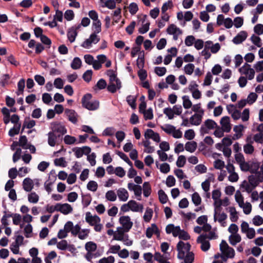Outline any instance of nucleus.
<instances>
[{
    "label": "nucleus",
    "instance_id": "1",
    "mask_svg": "<svg viewBox=\"0 0 263 263\" xmlns=\"http://www.w3.org/2000/svg\"><path fill=\"white\" fill-rule=\"evenodd\" d=\"M92 96L90 93H86L82 98L81 103L83 107L89 110H95L99 107V102L98 100L91 101Z\"/></svg>",
    "mask_w": 263,
    "mask_h": 263
},
{
    "label": "nucleus",
    "instance_id": "2",
    "mask_svg": "<svg viewBox=\"0 0 263 263\" xmlns=\"http://www.w3.org/2000/svg\"><path fill=\"white\" fill-rule=\"evenodd\" d=\"M50 128L51 132L60 136L62 138V136L67 133L66 128L61 122H52L51 123Z\"/></svg>",
    "mask_w": 263,
    "mask_h": 263
},
{
    "label": "nucleus",
    "instance_id": "3",
    "mask_svg": "<svg viewBox=\"0 0 263 263\" xmlns=\"http://www.w3.org/2000/svg\"><path fill=\"white\" fill-rule=\"evenodd\" d=\"M119 222L122 226V228L125 230V232H128L133 225V223L128 216H121L119 218Z\"/></svg>",
    "mask_w": 263,
    "mask_h": 263
},
{
    "label": "nucleus",
    "instance_id": "4",
    "mask_svg": "<svg viewBox=\"0 0 263 263\" xmlns=\"http://www.w3.org/2000/svg\"><path fill=\"white\" fill-rule=\"evenodd\" d=\"M206 234H202L199 236L197 239L198 243H201V249L204 251H207L210 248V243L206 240Z\"/></svg>",
    "mask_w": 263,
    "mask_h": 263
},
{
    "label": "nucleus",
    "instance_id": "5",
    "mask_svg": "<svg viewBox=\"0 0 263 263\" xmlns=\"http://www.w3.org/2000/svg\"><path fill=\"white\" fill-rule=\"evenodd\" d=\"M73 209L68 203H58V211L64 215H67L72 212Z\"/></svg>",
    "mask_w": 263,
    "mask_h": 263
},
{
    "label": "nucleus",
    "instance_id": "6",
    "mask_svg": "<svg viewBox=\"0 0 263 263\" xmlns=\"http://www.w3.org/2000/svg\"><path fill=\"white\" fill-rule=\"evenodd\" d=\"M65 114L68 117L69 121L73 124H76L78 122V117H79L78 114L73 109H66L65 110Z\"/></svg>",
    "mask_w": 263,
    "mask_h": 263
},
{
    "label": "nucleus",
    "instance_id": "7",
    "mask_svg": "<svg viewBox=\"0 0 263 263\" xmlns=\"http://www.w3.org/2000/svg\"><path fill=\"white\" fill-rule=\"evenodd\" d=\"M48 143L52 147L54 146L57 142L61 140L62 138L60 136L55 134L51 132L48 133Z\"/></svg>",
    "mask_w": 263,
    "mask_h": 263
},
{
    "label": "nucleus",
    "instance_id": "8",
    "mask_svg": "<svg viewBox=\"0 0 263 263\" xmlns=\"http://www.w3.org/2000/svg\"><path fill=\"white\" fill-rule=\"evenodd\" d=\"M86 221L90 226H93L95 224L99 223L101 219L97 215L92 216L90 212H88L86 214Z\"/></svg>",
    "mask_w": 263,
    "mask_h": 263
},
{
    "label": "nucleus",
    "instance_id": "9",
    "mask_svg": "<svg viewBox=\"0 0 263 263\" xmlns=\"http://www.w3.org/2000/svg\"><path fill=\"white\" fill-rule=\"evenodd\" d=\"M220 124L222 129L225 132L229 133L231 129V126L230 123V118L228 116L223 117L220 120Z\"/></svg>",
    "mask_w": 263,
    "mask_h": 263
},
{
    "label": "nucleus",
    "instance_id": "10",
    "mask_svg": "<svg viewBox=\"0 0 263 263\" xmlns=\"http://www.w3.org/2000/svg\"><path fill=\"white\" fill-rule=\"evenodd\" d=\"M248 34L246 31H241L233 39V42L235 44H239L244 41L247 37Z\"/></svg>",
    "mask_w": 263,
    "mask_h": 263
},
{
    "label": "nucleus",
    "instance_id": "11",
    "mask_svg": "<svg viewBox=\"0 0 263 263\" xmlns=\"http://www.w3.org/2000/svg\"><path fill=\"white\" fill-rule=\"evenodd\" d=\"M33 182L30 178H25L23 182L24 190L26 192H30L33 188Z\"/></svg>",
    "mask_w": 263,
    "mask_h": 263
},
{
    "label": "nucleus",
    "instance_id": "12",
    "mask_svg": "<svg viewBox=\"0 0 263 263\" xmlns=\"http://www.w3.org/2000/svg\"><path fill=\"white\" fill-rule=\"evenodd\" d=\"M185 243L182 241H179L177 245V250L178 252L177 257L180 259H183L185 256V252L183 250Z\"/></svg>",
    "mask_w": 263,
    "mask_h": 263
},
{
    "label": "nucleus",
    "instance_id": "13",
    "mask_svg": "<svg viewBox=\"0 0 263 263\" xmlns=\"http://www.w3.org/2000/svg\"><path fill=\"white\" fill-rule=\"evenodd\" d=\"M117 195L121 201H125L128 198V192L123 188L119 189L117 191Z\"/></svg>",
    "mask_w": 263,
    "mask_h": 263
},
{
    "label": "nucleus",
    "instance_id": "14",
    "mask_svg": "<svg viewBox=\"0 0 263 263\" xmlns=\"http://www.w3.org/2000/svg\"><path fill=\"white\" fill-rule=\"evenodd\" d=\"M130 210L133 212H142L143 209V205L142 204H138V203L133 200L129 201Z\"/></svg>",
    "mask_w": 263,
    "mask_h": 263
},
{
    "label": "nucleus",
    "instance_id": "15",
    "mask_svg": "<svg viewBox=\"0 0 263 263\" xmlns=\"http://www.w3.org/2000/svg\"><path fill=\"white\" fill-rule=\"evenodd\" d=\"M78 35V32L76 29L70 28L67 32V37L70 43H72L75 41L76 37Z\"/></svg>",
    "mask_w": 263,
    "mask_h": 263
},
{
    "label": "nucleus",
    "instance_id": "16",
    "mask_svg": "<svg viewBox=\"0 0 263 263\" xmlns=\"http://www.w3.org/2000/svg\"><path fill=\"white\" fill-rule=\"evenodd\" d=\"M197 147V144L195 141L187 142L185 145V149L186 151L193 153L195 151Z\"/></svg>",
    "mask_w": 263,
    "mask_h": 263
},
{
    "label": "nucleus",
    "instance_id": "17",
    "mask_svg": "<svg viewBox=\"0 0 263 263\" xmlns=\"http://www.w3.org/2000/svg\"><path fill=\"white\" fill-rule=\"evenodd\" d=\"M118 230V233L115 234L114 235V239L119 241L123 239V236L125 234H124V233L125 232V231L124 229H123L122 227H119L117 229Z\"/></svg>",
    "mask_w": 263,
    "mask_h": 263
},
{
    "label": "nucleus",
    "instance_id": "18",
    "mask_svg": "<svg viewBox=\"0 0 263 263\" xmlns=\"http://www.w3.org/2000/svg\"><path fill=\"white\" fill-rule=\"evenodd\" d=\"M229 242L232 246H235L237 243L239 242L241 240V237L238 234L231 235L229 236Z\"/></svg>",
    "mask_w": 263,
    "mask_h": 263
},
{
    "label": "nucleus",
    "instance_id": "19",
    "mask_svg": "<svg viewBox=\"0 0 263 263\" xmlns=\"http://www.w3.org/2000/svg\"><path fill=\"white\" fill-rule=\"evenodd\" d=\"M166 31L170 34H173L178 32V34H182V31L174 24L170 25L167 28Z\"/></svg>",
    "mask_w": 263,
    "mask_h": 263
},
{
    "label": "nucleus",
    "instance_id": "20",
    "mask_svg": "<svg viewBox=\"0 0 263 263\" xmlns=\"http://www.w3.org/2000/svg\"><path fill=\"white\" fill-rule=\"evenodd\" d=\"M21 126V123H19V124L14 125V126L11 128L9 132L8 135L10 137H13L16 135L18 134L20 128Z\"/></svg>",
    "mask_w": 263,
    "mask_h": 263
},
{
    "label": "nucleus",
    "instance_id": "21",
    "mask_svg": "<svg viewBox=\"0 0 263 263\" xmlns=\"http://www.w3.org/2000/svg\"><path fill=\"white\" fill-rule=\"evenodd\" d=\"M158 194L159 196V201L161 203L164 204L167 202L168 200V197L167 195L165 194L163 190L161 189L159 190Z\"/></svg>",
    "mask_w": 263,
    "mask_h": 263
},
{
    "label": "nucleus",
    "instance_id": "22",
    "mask_svg": "<svg viewBox=\"0 0 263 263\" xmlns=\"http://www.w3.org/2000/svg\"><path fill=\"white\" fill-rule=\"evenodd\" d=\"M143 195L145 197H148L151 193L152 189L148 182H145L143 184Z\"/></svg>",
    "mask_w": 263,
    "mask_h": 263
},
{
    "label": "nucleus",
    "instance_id": "23",
    "mask_svg": "<svg viewBox=\"0 0 263 263\" xmlns=\"http://www.w3.org/2000/svg\"><path fill=\"white\" fill-rule=\"evenodd\" d=\"M81 64L82 61L81 59L78 57H76L71 63V67L73 69H78L81 67Z\"/></svg>",
    "mask_w": 263,
    "mask_h": 263
},
{
    "label": "nucleus",
    "instance_id": "24",
    "mask_svg": "<svg viewBox=\"0 0 263 263\" xmlns=\"http://www.w3.org/2000/svg\"><path fill=\"white\" fill-rule=\"evenodd\" d=\"M91 201V195L88 194L86 195H82V202L84 208L88 206Z\"/></svg>",
    "mask_w": 263,
    "mask_h": 263
},
{
    "label": "nucleus",
    "instance_id": "25",
    "mask_svg": "<svg viewBox=\"0 0 263 263\" xmlns=\"http://www.w3.org/2000/svg\"><path fill=\"white\" fill-rule=\"evenodd\" d=\"M229 212H230V219L232 222H236L238 219L237 212L235 207L232 206L230 208Z\"/></svg>",
    "mask_w": 263,
    "mask_h": 263
},
{
    "label": "nucleus",
    "instance_id": "26",
    "mask_svg": "<svg viewBox=\"0 0 263 263\" xmlns=\"http://www.w3.org/2000/svg\"><path fill=\"white\" fill-rule=\"evenodd\" d=\"M85 249L87 251V252L91 253L96 250L97 246L96 243L92 241L87 242L85 244Z\"/></svg>",
    "mask_w": 263,
    "mask_h": 263
},
{
    "label": "nucleus",
    "instance_id": "27",
    "mask_svg": "<svg viewBox=\"0 0 263 263\" xmlns=\"http://www.w3.org/2000/svg\"><path fill=\"white\" fill-rule=\"evenodd\" d=\"M236 201L240 207H243L244 204L243 197L239 191H237L235 195Z\"/></svg>",
    "mask_w": 263,
    "mask_h": 263
},
{
    "label": "nucleus",
    "instance_id": "28",
    "mask_svg": "<svg viewBox=\"0 0 263 263\" xmlns=\"http://www.w3.org/2000/svg\"><path fill=\"white\" fill-rule=\"evenodd\" d=\"M126 101L128 105L133 108L135 109L136 108V98L134 97L132 95H129L126 98Z\"/></svg>",
    "mask_w": 263,
    "mask_h": 263
},
{
    "label": "nucleus",
    "instance_id": "29",
    "mask_svg": "<svg viewBox=\"0 0 263 263\" xmlns=\"http://www.w3.org/2000/svg\"><path fill=\"white\" fill-rule=\"evenodd\" d=\"M153 210L151 208H147L143 216V219L146 222H149L153 216Z\"/></svg>",
    "mask_w": 263,
    "mask_h": 263
},
{
    "label": "nucleus",
    "instance_id": "30",
    "mask_svg": "<svg viewBox=\"0 0 263 263\" xmlns=\"http://www.w3.org/2000/svg\"><path fill=\"white\" fill-rule=\"evenodd\" d=\"M192 200L196 206H198L201 204V198L197 192H195L193 194Z\"/></svg>",
    "mask_w": 263,
    "mask_h": 263
},
{
    "label": "nucleus",
    "instance_id": "31",
    "mask_svg": "<svg viewBox=\"0 0 263 263\" xmlns=\"http://www.w3.org/2000/svg\"><path fill=\"white\" fill-rule=\"evenodd\" d=\"M28 140L26 136H21L20 137L18 145L24 149H27V146L29 145L27 144Z\"/></svg>",
    "mask_w": 263,
    "mask_h": 263
},
{
    "label": "nucleus",
    "instance_id": "32",
    "mask_svg": "<svg viewBox=\"0 0 263 263\" xmlns=\"http://www.w3.org/2000/svg\"><path fill=\"white\" fill-rule=\"evenodd\" d=\"M212 176L211 177H209L208 179H206L205 181L201 184L202 188L205 192H208L210 190V182L212 179H214L213 175H212Z\"/></svg>",
    "mask_w": 263,
    "mask_h": 263
},
{
    "label": "nucleus",
    "instance_id": "33",
    "mask_svg": "<svg viewBox=\"0 0 263 263\" xmlns=\"http://www.w3.org/2000/svg\"><path fill=\"white\" fill-rule=\"evenodd\" d=\"M204 126L209 129H213L217 127V123L213 120L207 119L204 122Z\"/></svg>",
    "mask_w": 263,
    "mask_h": 263
},
{
    "label": "nucleus",
    "instance_id": "34",
    "mask_svg": "<svg viewBox=\"0 0 263 263\" xmlns=\"http://www.w3.org/2000/svg\"><path fill=\"white\" fill-rule=\"evenodd\" d=\"M183 100V106L184 108L189 109L192 106V103L189 99V97L187 96H184L182 97Z\"/></svg>",
    "mask_w": 263,
    "mask_h": 263
},
{
    "label": "nucleus",
    "instance_id": "35",
    "mask_svg": "<svg viewBox=\"0 0 263 263\" xmlns=\"http://www.w3.org/2000/svg\"><path fill=\"white\" fill-rule=\"evenodd\" d=\"M183 259L184 263H193L194 260V254L192 252H189Z\"/></svg>",
    "mask_w": 263,
    "mask_h": 263
},
{
    "label": "nucleus",
    "instance_id": "36",
    "mask_svg": "<svg viewBox=\"0 0 263 263\" xmlns=\"http://www.w3.org/2000/svg\"><path fill=\"white\" fill-rule=\"evenodd\" d=\"M248 180L250 184L254 188L259 184L258 180H257L256 177L254 175H251L249 176L248 177Z\"/></svg>",
    "mask_w": 263,
    "mask_h": 263
},
{
    "label": "nucleus",
    "instance_id": "37",
    "mask_svg": "<svg viewBox=\"0 0 263 263\" xmlns=\"http://www.w3.org/2000/svg\"><path fill=\"white\" fill-rule=\"evenodd\" d=\"M39 199V196L35 192H32L28 195V201L31 203H37Z\"/></svg>",
    "mask_w": 263,
    "mask_h": 263
},
{
    "label": "nucleus",
    "instance_id": "38",
    "mask_svg": "<svg viewBox=\"0 0 263 263\" xmlns=\"http://www.w3.org/2000/svg\"><path fill=\"white\" fill-rule=\"evenodd\" d=\"M106 199L110 201H114L117 199V195L114 191H109L106 193Z\"/></svg>",
    "mask_w": 263,
    "mask_h": 263
},
{
    "label": "nucleus",
    "instance_id": "39",
    "mask_svg": "<svg viewBox=\"0 0 263 263\" xmlns=\"http://www.w3.org/2000/svg\"><path fill=\"white\" fill-rule=\"evenodd\" d=\"M186 163V158L183 155H180L178 157L176 162V165L178 167H183Z\"/></svg>",
    "mask_w": 263,
    "mask_h": 263
},
{
    "label": "nucleus",
    "instance_id": "40",
    "mask_svg": "<svg viewBox=\"0 0 263 263\" xmlns=\"http://www.w3.org/2000/svg\"><path fill=\"white\" fill-rule=\"evenodd\" d=\"M98 183L95 181H90L88 182L87 187L89 191L95 192L98 189Z\"/></svg>",
    "mask_w": 263,
    "mask_h": 263
},
{
    "label": "nucleus",
    "instance_id": "41",
    "mask_svg": "<svg viewBox=\"0 0 263 263\" xmlns=\"http://www.w3.org/2000/svg\"><path fill=\"white\" fill-rule=\"evenodd\" d=\"M195 134L193 129H190L185 132L184 137L189 140L193 139L195 137Z\"/></svg>",
    "mask_w": 263,
    "mask_h": 263
},
{
    "label": "nucleus",
    "instance_id": "42",
    "mask_svg": "<svg viewBox=\"0 0 263 263\" xmlns=\"http://www.w3.org/2000/svg\"><path fill=\"white\" fill-rule=\"evenodd\" d=\"M92 74V70H87L83 73L82 78L85 81L89 82L91 80Z\"/></svg>",
    "mask_w": 263,
    "mask_h": 263
},
{
    "label": "nucleus",
    "instance_id": "43",
    "mask_svg": "<svg viewBox=\"0 0 263 263\" xmlns=\"http://www.w3.org/2000/svg\"><path fill=\"white\" fill-rule=\"evenodd\" d=\"M40 40L43 44L47 46L48 48L50 47L51 41L48 36L44 34L40 37Z\"/></svg>",
    "mask_w": 263,
    "mask_h": 263
},
{
    "label": "nucleus",
    "instance_id": "44",
    "mask_svg": "<svg viewBox=\"0 0 263 263\" xmlns=\"http://www.w3.org/2000/svg\"><path fill=\"white\" fill-rule=\"evenodd\" d=\"M10 79V77L8 74H5L2 76V79L0 81V85L4 87L8 84V81Z\"/></svg>",
    "mask_w": 263,
    "mask_h": 263
},
{
    "label": "nucleus",
    "instance_id": "45",
    "mask_svg": "<svg viewBox=\"0 0 263 263\" xmlns=\"http://www.w3.org/2000/svg\"><path fill=\"white\" fill-rule=\"evenodd\" d=\"M195 66L193 64L189 63L184 67L185 73L187 74L191 75L193 73L194 70Z\"/></svg>",
    "mask_w": 263,
    "mask_h": 263
},
{
    "label": "nucleus",
    "instance_id": "46",
    "mask_svg": "<svg viewBox=\"0 0 263 263\" xmlns=\"http://www.w3.org/2000/svg\"><path fill=\"white\" fill-rule=\"evenodd\" d=\"M54 163L56 166H60L62 167H65L66 166V162L65 158L63 157L55 159L54 161Z\"/></svg>",
    "mask_w": 263,
    "mask_h": 263
},
{
    "label": "nucleus",
    "instance_id": "47",
    "mask_svg": "<svg viewBox=\"0 0 263 263\" xmlns=\"http://www.w3.org/2000/svg\"><path fill=\"white\" fill-rule=\"evenodd\" d=\"M166 127H164L163 126H161V128L164 132H165L167 134H171L173 133V131L175 129V127L173 125L170 124H166Z\"/></svg>",
    "mask_w": 263,
    "mask_h": 263
},
{
    "label": "nucleus",
    "instance_id": "48",
    "mask_svg": "<svg viewBox=\"0 0 263 263\" xmlns=\"http://www.w3.org/2000/svg\"><path fill=\"white\" fill-rule=\"evenodd\" d=\"M251 40L253 43L255 45L258 47H260L262 46V43L261 42V39L258 36H256L254 34H253L251 37Z\"/></svg>",
    "mask_w": 263,
    "mask_h": 263
},
{
    "label": "nucleus",
    "instance_id": "49",
    "mask_svg": "<svg viewBox=\"0 0 263 263\" xmlns=\"http://www.w3.org/2000/svg\"><path fill=\"white\" fill-rule=\"evenodd\" d=\"M64 141L66 144H72L76 142V138L73 136L66 135L64 138Z\"/></svg>",
    "mask_w": 263,
    "mask_h": 263
},
{
    "label": "nucleus",
    "instance_id": "50",
    "mask_svg": "<svg viewBox=\"0 0 263 263\" xmlns=\"http://www.w3.org/2000/svg\"><path fill=\"white\" fill-rule=\"evenodd\" d=\"M176 179L173 176L169 175L166 180V184L168 187H172L175 185Z\"/></svg>",
    "mask_w": 263,
    "mask_h": 263
},
{
    "label": "nucleus",
    "instance_id": "51",
    "mask_svg": "<svg viewBox=\"0 0 263 263\" xmlns=\"http://www.w3.org/2000/svg\"><path fill=\"white\" fill-rule=\"evenodd\" d=\"M142 114H144V117L145 120H152L153 118V112L152 108H149Z\"/></svg>",
    "mask_w": 263,
    "mask_h": 263
},
{
    "label": "nucleus",
    "instance_id": "52",
    "mask_svg": "<svg viewBox=\"0 0 263 263\" xmlns=\"http://www.w3.org/2000/svg\"><path fill=\"white\" fill-rule=\"evenodd\" d=\"M212 78L213 77L211 73L210 72H208L205 76L203 85L204 86L210 85L212 83Z\"/></svg>",
    "mask_w": 263,
    "mask_h": 263
},
{
    "label": "nucleus",
    "instance_id": "53",
    "mask_svg": "<svg viewBox=\"0 0 263 263\" xmlns=\"http://www.w3.org/2000/svg\"><path fill=\"white\" fill-rule=\"evenodd\" d=\"M163 113L165 114L169 119H173L174 117V112L173 109L170 107H167L163 109Z\"/></svg>",
    "mask_w": 263,
    "mask_h": 263
},
{
    "label": "nucleus",
    "instance_id": "54",
    "mask_svg": "<svg viewBox=\"0 0 263 263\" xmlns=\"http://www.w3.org/2000/svg\"><path fill=\"white\" fill-rule=\"evenodd\" d=\"M166 69L164 67H156L155 68V72L159 76L161 77L165 74Z\"/></svg>",
    "mask_w": 263,
    "mask_h": 263
},
{
    "label": "nucleus",
    "instance_id": "55",
    "mask_svg": "<svg viewBox=\"0 0 263 263\" xmlns=\"http://www.w3.org/2000/svg\"><path fill=\"white\" fill-rule=\"evenodd\" d=\"M95 33H99L101 31V23L100 20L94 21L92 24Z\"/></svg>",
    "mask_w": 263,
    "mask_h": 263
},
{
    "label": "nucleus",
    "instance_id": "56",
    "mask_svg": "<svg viewBox=\"0 0 263 263\" xmlns=\"http://www.w3.org/2000/svg\"><path fill=\"white\" fill-rule=\"evenodd\" d=\"M65 18L69 21L73 19L74 17V14L72 10H67L65 11L64 14Z\"/></svg>",
    "mask_w": 263,
    "mask_h": 263
},
{
    "label": "nucleus",
    "instance_id": "57",
    "mask_svg": "<svg viewBox=\"0 0 263 263\" xmlns=\"http://www.w3.org/2000/svg\"><path fill=\"white\" fill-rule=\"evenodd\" d=\"M103 7H105L109 9H113L116 8V2L115 0H107L104 3Z\"/></svg>",
    "mask_w": 263,
    "mask_h": 263
},
{
    "label": "nucleus",
    "instance_id": "58",
    "mask_svg": "<svg viewBox=\"0 0 263 263\" xmlns=\"http://www.w3.org/2000/svg\"><path fill=\"white\" fill-rule=\"evenodd\" d=\"M257 98V95L254 92H251L248 96L247 102L249 104H252L255 102Z\"/></svg>",
    "mask_w": 263,
    "mask_h": 263
},
{
    "label": "nucleus",
    "instance_id": "59",
    "mask_svg": "<svg viewBox=\"0 0 263 263\" xmlns=\"http://www.w3.org/2000/svg\"><path fill=\"white\" fill-rule=\"evenodd\" d=\"M244 152L247 154H252L254 151V147L252 144H247L243 146Z\"/></svg>",
    "mask_w": 263,
    "mask_h": 263
},
{
    "label": "nucleus",
    "instance_id": "60",
    "mask_svg": "<svg viewBox=\"0 0 263 263\" xmlns=\"http://www.w3.org/2000/svg\"><path fill=\"white\" fill-rule=\"evenodd\" d=\"M251 68V66L249 64L245 63V65L239 69V71L241 73L247 75L249 73V71Z\"/></svg>",
    "mask_w": 263,
    "mask_h": 263
},
{
    "label": "nucleus",
    "instance_id": "61",
    "mask_svg": "<svg viewBox=\"0 0 263 263\" xmlns=\"http://www.w3.org/2000/svg\"><path fill=\"white\" fill-rule=\"evenodd\" d=\"M138 10V7L136 3H132L129 6V11L131 14H135Z\"/></svg>",
    "mask_w": 263,
    "mask_h": 263
},
{
    "label": "nucleus",
    "instance_id": "62",
    "mask_svg": "<svg viewBox=\"0 0 263 263\" xmlns=\"http://www.w3.org/2000/svg\"><path fill=\"white\" fill-rule=\"evenodd\" d=\"M253 223L255 226H259L263 223V218L259 215L254 216Z\"/></svg>",
    "mask_w": 263,
    "mask_h": 263
},
{
    "label": "nucleus",
    "instance_id": "63",
    "mask_svg": "<svg viewBox=\"0 0 263 263\" xmlns=\"http://www.w3.org/2000/svg\"><path fill=\"white\" fill-rule=\"evenodd\" d=\"M115 258L112 256H109L108 257H103L100 259L99 261V263H114Z\"/></svg>",
    "mask_w": 263,
    "mask_h": 263
},
{
    "label": "nucleus",
    "instance_id": "64",
    "mask_svg": "<svg viewBox=\"0 0 263 263\" xmlns=\"http://www.w3.org/2000/svg\"><path fill=\"white\" fill-rule=\"evenodd\" d=\"M254 32L258 35L263 34V25L258 24L254 28Z\"/></svg>",
    "mask_w": 263,
    "mask_h": 263
}]
</instances>
